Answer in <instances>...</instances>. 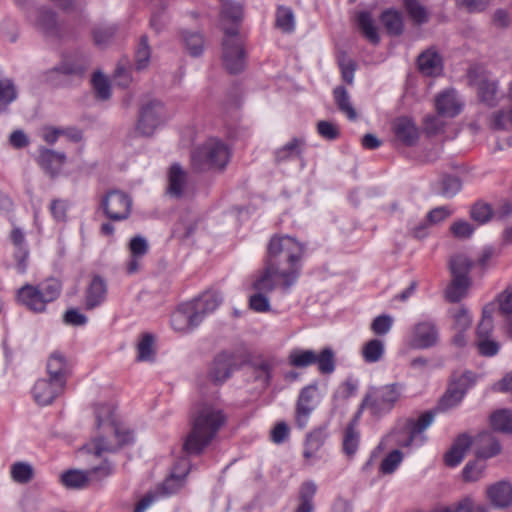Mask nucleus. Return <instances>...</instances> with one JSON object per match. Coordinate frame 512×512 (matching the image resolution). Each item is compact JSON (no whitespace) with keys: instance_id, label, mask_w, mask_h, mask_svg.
Instances as JSON below:
<instances>
[{"instance_id":"obj_1","label":"nucleus","mask_w":512,"mask_h":512,"mask_svg":"<svg viewBox=\"0 0 512 512\" xmlns=\"http://www.w3.org/2000/svg\"><path fill=\"white\" fill-rule=\"evenodd\" d=\"M304 251L301 243L287 235H275L269 241L265 263L279 272L284 292H288L300 276Z\"/></svg>"},{"instance_id":"obj_2","label":"nucleus","mask_w":512,"mask_h":512,"mask_svg":"<svg viewBox=\"0 0 512 512\" xmlns=\"http://www.w3.org/2000/svg\"><path fill=\"white\" fill-rule=\"evenodd\" d=\"M226 419L223 410L218 406L210 403L200 404L193 415L191 430L183 443L185 454L200 455L216 437Z\"/></svg>"},{"instance_id":"obj_3","label":"nucleus","mask_w":512,"mask_h":512,"mask_svg":"<svg viewBox=\"0 0 512 512\" xmlns=\"http://www.w3.org/2000/svg\"><path fill=\"white\" fill-rule=\"evenodd\" d=\"M222 300L219 292L208 290L190 302L179 305L171 316L172 328L178 332L193 330L220 306Z\"/></svg>"},{"instance_id":"obj_4","label":"nucleus","mask_w":512,"mask_h":512,"mask_svg":"<svg viewBox=\"0 0 512 512\" xmlns=\"http://www.w3.org/2000/svg\"><path fill=\"white\" fill-rule=\"evenodd\" d=\"M230 159L229 147L216 138L208 139L197 147L191 155L192 167L195 171L202 172L212 169L222 170Z\"/></svg>"},{"instance_id":"obj_5","label":"nucleus","mask_w":512,"mask_h":512,"mask_svg":"<svg viewBox=\"0 0 512 512\" xmlns=\"http://www.w3.org/2000/svg\"><path fill=\"white\" fill-rule=\"evenodd\" d=\"M62 290L61 282L48 278L38 286L25 285L18 291V300L33 312L45 311L46 304L56 300Z\"/></svg>"},{"instance_id":"obj_6","label":"nucleus","mask_w":512,"mask_h":512,"mask_svg":"<svg viewBox=\"0 0 512 512\" xmlns=\"http://www.w3.org/2000/svg\"><path fill=\"white\" fill-rule=\"evenodd\" d=\"M404 388L405 385L399 382L370 387L362 399V408H367L373 416L386 414L400 399Z\"/></svg>"},{"instance_id":"obj_7","label":"nucleus","mask_w":512,"mask_h":512,"mask_svg":"<svg viewBox=\"0 0 512 512\" xmlns=\"http://www.w3.org/2000/svg\"><path fill=\"white\" fill-rule=\"evenodd\" d=\"M449 266L453 280L446 290V297L450 302H458L466 295L470 286L468 273L473 262L465 255L459 254L451 257Z\"/></svg>"},{"instance_id":"obj_8","label":"nucleus","mask_w":512,"mask_h":512,"mask_svg":"<svg viewBox=\"0 0 512 512\" xmlns=\"http://www.w3.org/2000/svg\"><path fill=\"white\" fill-rule=\"evenodd\" d=\"M222 61L225 69L231 74L240 73L245 67V51L236 28L225 29V37L222 42Z\"/></svg>"},{"instance_id":"obj_9","label":"nucleus","mask_w":512,"mask_h":512,"mask_svg":"<svg viewBox=\"0 0 512 512\" xmlns=\"http://www.w3.org/2000/svg\"><path fill=\"white\" fill-rule=\"evenodd\" d=\"M27 19L45 38L58 40L62 37V25L52 8L46 5L39 6Z\"/></svg>"},{"instance_id":"obj_10","label":"nucleus","mask_w":512,"mask_h":512,"mask_svg":"<svg viewBox=\"0 0 512 512\" xmlns=\"http://www.w3.org/2000/svg\"><path fill=\"white\" fill-rule=\"evenodd\" d=\"M435 418L433 411L422 413L417 419H408L403 428L404 436L397 439L402 447L421 446L426 441L425 430L432 424Z\"/></svg>"},{"instance_id":"obj_11","label":"nucleus","mask_w":512,"mask_h":512,"mask_svg":"<svg viewBox=\"0 0 512 512\" xmlns=\"http://www.w3.org/2000/svg\"><path fill=\"white\" fill-rule=\"evenodd\" d=\"M106 217L114 222L126 220L131 212V197L120 190H111L101 200Z\"/></svg>"},{"instance_id":"obj_12","label":"nucleus","mask_w":512,"mask_h":512,"mask_svg":"<svg viewBox=\"0 0 512 512\" xmlns=\"http://www.w3.org/2000/svg\"><path fill=\"white\" fill-rule=\"evenodd\" d=\"M164 121V106L158 100H151L144 104L136 124V132L142 136H151Z\"/></svg>"},{"instance_id":"obj_13","label":"nucleus","mask_w":512,"mask_h":512,"mask_svg":"<svg viewBox=\"0 0 512 512\" xmlns=\"http://www.w3.org/2000/svg\"><path fill=\"white\" fill-rule=\"evenodd\" d=\"M468 76L470 83L477 89L480 102L489 107L496 106L500 99L497 80L486 73H477L474 70H470Z\"/></svg>"},{"instance_id":"obj_14","label":"nucleus","mask_w":512,"mask_h":512,"mask_svg":"<svg viewBox=\"0 0 512 512\" xmlns=\"http://www.w3.org/2000/svg\"><path fill=\"white\" fill-rule=\"evenodd\" d=\"M111 473L112 467L107 463L86 472L72 469L61 475V483L68 489H83L88 486L93 475L100 474L101 477H107Z\"/></svg>"},{"instance_id":"obj_15","label":"nucleus","mask_w":512,"mask_h":512,"mask_svg":"<svg viewBox=\"0 0 512 512\" xmlns=\"http://www.w3.org/2000/svg\"><path fill=\"white\" fill-rule=\"evenodd\" d=\"M483 437H487L488 440L490 441L489 448H483L480 451H478L477 456L480 459L469 461L465 465L462 474L464 480L466 481L478 480L486 467L484 460L497 455L501 450L499 442L493 439L490 434L486 433L483 435Z\"/></svg>"},{"instance_id":"obj_16","label":"nucleus","mask_w":512,"mask_h":512,"mask_svg":"<svg viewBox=\"0 0 512 512\" xmlns=\"http://www.w3.org/2000/svg\"><path fill=\"white\" fill-rule=\"evenodd\" d=\"M65 387V384L49 377L39 379L32 389L33 398L38 405H49L64 392Z\"/></svg>"},{"instance_id":"obj_17","label":"nucleus","mask_w":512,"mask_h":512,"mask_svg":"<svg viewBox=\"0 0 512 512\" xmlns=\"http://www.w3.org/2000/svg\"><path fill=\"white\" fill-rule=\"evenodd\" d=\"M439 331L433 321L417 323L412 330L411 345L418 349H428L437 345Z\"/></svg>"},{"instance_id":"obj_18","label":"nucleus","mask_w":512,"mask_h":512,"mask_svg":"<svg viewBox=\"0 0 512 512\" xmlns=\"http://www.w3.org/2000/svg\"><path fill=\"white\" fill-rule=\"evenodd\" d=\"M316 390V385H308L299 394L296 403L295 422L300 429L307 426L310 415L316 407L314 400Z\"/></svg>"},{"instance_id":"obj_19","label":"nucleus","mask_w":512,"mask_h":512,"mask_svg":"<svg viewBox=\"0 0 512 512\" xmlns=\"http://www.w3.org/2000/svg\"><path fill=\"white\" fill-rule=\"evenodd\" d=\"M114 434L118 442L117 446L110 445L104 438L98 437L93 441L91 447L84 446L83 449L99 457L103 452H115L118 448L129 444L133 440L132 432L124 427L115 426Z\"/></svg>"},{"instance_id":"obj_20","label":"nucleus","mask_w":512,"mask_h":512,"mask_svg":"<svg viewBox=\"0 0 512 512\" xmlns=\"http://www.w3.org/2000/svg\"><path fill=\"white\" fill-rule=\"evenodd\" d=\"M235 367L234 356L228 352L219 353L208 372L209 379L219 385L224 383L232 374Z\"/></svg>"},{"instance_id":"obj_21","label":"nucleus","mask_w":512,"mask_h":512,"mask_svg":"<svg viewBox=\"0 0 512 512\" xmlns=\"http://www.w3.org/2000/svg\"><path fill=\"white\" fill-rule=\"evenodd\" d=\"M46 370L49 378L66 385L71 366L64 354L54 351L47 359Z\"/></svg>"},{"instance_id":"obj_22","label":"nucleus","mask_w":512,"mask_h":512,"mask_svg":"<svg viewBox=\"0 0 512 512\" xmlns=\"http://www.w3.org/2000/svg\"><path fill=\"white\" fill-rule=\"evenodd\" d=\"M87 69L86 63H77L72 61H63L56 67L46 72V81L51 85L58 86L63 83L62 76L78 75L81 76Z\"/></svg>"},{"instance_id":"obj_23","label":"nucleus","mask_w":512,"mask_h":512,"mask_svg":"<svg viewBox=\"0 0 512 512\" xmlns=\"http://www.w3.org/2000/svg\"><path fill=\"white\" fill-rule=\"evenodd\" d=\"M107 291L106 281L99 275L94 276L85 291V309L99 307L106 300Z\"/></svg>"},{"instance_id":"obj_24","label":"nucleus","mask_w":512,"mask_h":512,"mask_svg":"<svg viewBox=\"0 0 512 512\" xmlns=\"http://www.w3.org/2000/svg\"><path fill=\"white\" fill-rule=\"evenodd\" d=\"M396 138L406 146H413L419 138L418 128L414 121L406 116L397 118L393 124Z\"/></svg>"},{"instance_id":"obj_25","label":"nucleus","mask_w":512,"mask_h":512,"mask_svg":"<svg viewBox=\"0 0 512 512\" xmlns=\"http://www.w3.org/2000/svg\"><path fill=\"white\" fill-rule=\"evenodd\" d=\"M435 106L439 115L450 118L457 116L462 110V105L453 90L440 93L436 98Z\"/></svg>"},{"instance_id":"obj_26","label":"nucleus","mask_w":512,"mask_h":512,"mask_svg":"<svg viewBox=\"0 0 512 512\" xmlns=\"http://www.w3.org/2000/svg\"><path fill=\"white\" fill-rule=\"evenodd\" d=\"M417 63L420 72L426 76H438L443 69L441 56L432 48L421 53Z\"/></svg>"},{"instance_id":"obj_27","label":"nucleus","mask_w":512,"mask_h":512,"mask_svg":"<svg viewBox=\"0 0 512 512\" xmlns=\"http://www.w3.org/2000/svg\"><path fill=\"white\" fill-rule=\"evenodd\" d=\"M491 504L497 508H507L512 505V486L506 481H500L487 490Z\"/></svg>"},{"instance_id":"obj_28","label":"nucleus","mask_w":512,"mask_h":512,"mask_svg":"<svg viewBox=\"0 0 512 512\" xmlns=\"http://www.w3.org/2000/svg\"><path fill=\"white\" fill-rule=\"evenodd\" d=\"M66 155L63 152L54 151L41 147L39 149L38 162L40 166L50 175L59 173L62 165L65 163Z\"/></svg>"},{"instance_id":"obj_29","label":"nucleus","mask_w":512,"mask_h":512,"mask_svg":"<svg viewBox=\"0 0 512 512\" xmlns=\"http://www.w3.org/2000/svg\"><path fill=\"white\" fill-rule=\"evenodd\" d=\"M471 443V438L467 434L459 435L444 455L445 464L449 467H455L460 464Z\"/></svg>"},{"instance_id":"obj_30","label":"nucleus","mask_w":512,"mask_h":512,"mask_svg":"<svg viewBox=\"0 0 512 512\" xmlns=\"http://www.w3.org/2000/svg\"><path fill=\"white\" fill-rule=\"evenodd\" d=\"M184 462L183 470H178V465L174 468L171 475L159 486L157 492L160 496H169L177 493L184 484V479L189 472V468L186 467V462Z\"/></svg>"},{"instance_id":"obj_31","label":"nucleus","mask_w":512,"mask_h":512,"mask_svg":"<svg viewBox=\"0 0 512 512\" xmlns=\"http://www.w3.org/2000/svg\"><path fill=\"white\" fill-rule=\"evenodd\" d=\"M168 189L167 192L170 196L180 198L187 182V173L182 169L180 164L174 163L171 165L168 173Z\"/></svg>"},{"instance_id":"obj_32","label":"nucleus","mask_w":512,"mask_h":512,"mask_svg":"<svg viewBox=\"0 0 512 512\" xmlns=\"http://www.w3.org/2000/svg\"><path fill=\"white\" fill-rule=\"evenodd\" d=\"M328 437L327 426L323 425L312 430L306 437L303 456L306 460L314 458Z\"/></svg>"},{"instance_id":"obj_33","label":"nucleus","mask_w":512,"mask_h":512,"mask_svg":"<svg viewBox=\"0 0 512 512\" xmlns=\"http://www.w3.org/2000/svg\"><path fill=\"white\" fill-rule=\"evenodd\" d=\"M357 26L362 35L373 45L380 42L377 27L374 24L373 17L368 11H360L356 15Z\"/></svg>"},{"instance_id":"obj_34","label":"nucleus","mask_w":512,"mask_h":512,"mask_svg":"<svg viewBox=\"0 0 512 512\" xmlns=\"http://www.w3.org/2000/svg\"><path fill=\"white\" fill-rule=\"evenodd\" d=\"M276 279H279L277 269L265 263L264 269L253 282V288L258 292L270 293L276 287Z\"/></svg>"},{"instance_id":"obj_35","label":"nucleus","mask_w":512,"mask_h":512,"mask_svg":"<svg viewBox=\"0 0 512 512\" xmlns=\"http://www.w3.org/2000/svg\"><path fill=\"white\" fill-rule=\"evenodd\" d=\"M304 144L303 139L293 138L291 141L275 151L274 156L276 162H287L299 157L303 151Z\"/></svg>"},{"instance_id":"obj_36","label":"nucleus","mask_w":512,"mask_h":512,"mask_svg":"<svg viewBox=\"0 0 512 512\" xmlns=\"http://www.w3.org/2000/svg\"><path fill=\"white\" fill-rule=\"evenodd\" d=\"M380 20L389 35L399 36L403 33V18L398 11L391 9L385 10L382 12Z\"/></svg>"},{"instance_id":"obj_37","label":"nucleus","mask_w":512,"mask_h":512,"mask_svg":"<svg viewBox=\"0 0 512 512\" xmlns=\"http://www.w3.org/2000/svg\"><path fill=\"white\" fill-rule=\"evenodd\" d=\"M361 354L366 363L379 362L385 354L384 341L378 338L370 339L363 345Z\"/></svg>"},{"instance_id":"obj_38","label":"nucleus","mask_w":512,"mask_h":512,"mask_svg":"<svg viewBox=\"0 0 512 512\" xmlns=\"http://www.w3.org/2000/svg\"><path fill=\"white\" fill-rule=\"evenodd\" d=\"M333 96L339 111L344 113L349 120H355L357 113L351 103L347 89L344 86H337L333 90Z\"/></svg>"},{"instance_id":"obj_39","label":"nucleus","mask_w":512,"mask_h":512,"mask_svg":"<svg viewBox=\"0 0 512 512\" xmlns=\"http://www.w3.org/2000/svg\"><path fill=\"white\" fill-rule=\"evenodd\" d=\"M316 491L317 485L313 481H305L300 487V503L295 512H313V498Z\"/></svg>"},{"instance_id":"obj_40","label":"nucleus","mask_w":512,"mask_h":512,"mask_svg":"<svg viewBox=\"0 0 512 512\" xmlns=\"http://www.w3.org/2000/svg\"><path fill=\"white\" fill-rule=\"evenodd\" d=\"M490 423L494 431L512 434V411L508 409L495 411L490 417Z\"/></svg>"},{"instance_id":"obj_41","label":"nucleus","mask_w":512,"mask_h":512,"mask_svg":"<svg viewBox=\"0 0 512 512\" xmlns=\"http://www.w3.org/2000/svg\"><path fill=\"white\" fill-rule=\"evenodd\" d=\"M18 97L17 88L10 78L0 79V113L6 112L8 106Z\"/></svg>"},{"instance_id":"obj_42","label":"nucleus","mask_w":512,"mask_h":512,"mask_svg":"<svg viewBox=\"0 0 512 512\" xmlns=\"http://www.w3.org/2000/svg\"><path fill=\"white\" fill-rule=\"evenodd\" d=\"M315 364H317L318 371L321 374H332L336 367L334 351L330 347H326L322 349L320 353L315 352Z\"/></svg>"},{"instance_id":"obj_43","label":"nucleus","mask_w":512,"mask_h":512,"mask_svg":"<svg viewBox=\"0 0 512 512\" xmlns=\"http://www.w3.org/2000/svg\"><path fill=\"white\" fill-rule=\"evenodd\" d=\"M360 444V432L352 426H347L344 430L342 440V450L346 456L352 458Z\"/></svg>"},{"instance_id":"obj_44","label":"nucleus","mask_w":512,"mask_h":512,"mask_svg":"<svg viewBox=\"0 0 512 512\" xmlns=\"http://www.w3.org/2000/svg\"><path fill=\"white\" fill-rule=\"evenodd\" d=\"M183 43L192 57H198L204 50V39L199 32L183 31Z\"/></svg>"},{"instance_id":"obj_45","label":"nucleus","mask_w":512,"mask_h":512,"mask_svg":"<svg viewBox=\"0 0 512 512\" xmlns=\"http://www.w3.org/2000/svg\"><path fill=\"white\" fill-rule=\"evenodd\" d=\"M150 58L151 47L148 43V37L142 35L135 50V68L138 71L146 69L150 63Z\"/></svg>"},{"instance_id":"obj_46","label":"nucleus","mask_w":512,"mask_h":512,"mask_svg":"<svg viewBox=\"0 0 512 512\" xmlns=\"http://www.w3.org/2000/svg\"><path fill=\"white\" fill-rule=\"evenodd\" d=\"M154 337L150 333H144L141 335L139 342L137 343V361H152L155 356L154 351Z\"/></svg>"},{"instance_id":"obj_47","label":"nucleus","mask_w":512,"mask_h":512,"mask_svg":"<svg viewBox=\"0 0 512 512\" xmlns=\"http://www.w3.org/2000/svg\"><path fill=\"white\" fill-rule=\"evenodd\" d=\"M276 27L284 33H291L295 29L294 13L291 8L279 6L276 10Z\"/></svg>"},{"instance_id":"obj_48","label":"nucleus","mask_w":512,"mask_h":512,"mask_svg":"<svg viewBox=\"0 0 512 512\" xmlns=\"http://www.w3.org/2000/svg\"><path fill=\"white\" fill-rule=\"evenodd\" d=\"M404 7L415 24L422 25L428 22V12L418 0H404Z\"/></svg>"},{"instance_id":"obj_49","label":"nucleus","mask_w":512,"mask_h":512,"mask_svg":"<svg viewBox=\"0 0 512 512\" xmlns=\"http://www.w3.org/2000/svg\"><path fill=\"white\" fill-rule=\"evenodd\" d=\"M289 364L296 368H305L315 364V351L294 349L290 352Z\"/></svg>"},{"instance_id":"obj_50","label":"nucleus","mask_w":512,"mask_h":512,"mask_svg":"<svg viewBox=\"0 0 512 512\" xmlns=\"http://www.w3.org/2000/svg\"><path fill=\"white\" fill-rule=\"evenodd\" d=\"M470 217L478 224H485L493 220V208L484 201H477L470 208Z\"/></svg>"},{"instance_id":"obj_51","label":"nucleus","mask_w":512,"mask_h":512,"mask_svg":"<svg viewBox=\"0 0 512 512\" xmlns=\"http://www.w3.org/2000/svg\"><path fill=\"white\" fill-rule=\"evenodd\" d=\"M434 512H487V509L475 504L470 497H466L455 505L439 507Z\"/></svg>"},{"instance_id":"obj_52","label":"nucleus","mask_w":512,"mask_h":512,"mask_svg":"<svg viewBox=\"0 0 512 512\" xmlns=\"http://www.w3.org/2000/svg\"><path fill=\"white\" fill-rule=\"evenodd\" d=\"M11 478L19 484H26L33 479V467L26 462H16L11 466Z\"/></svg>"},{"instance_id":"obj_53","label":"nucleus","mask_w":512,"mask_h":512,"mask_svg":"<svg viewBox=\"0 0 512 512\" xmlns=\"http://www.w3.org/2000/svg\"><path fill=\"white\" fill-rule=\"evenodd\" d=\"M92 85L97 99L105 101L111 96V86L108 79L101 73L95 72L92 77Z\"/></svg>"},{"instance_id":"obj_54","label":"nucleus","mask_w":512,"mask_h":512,"mask_svg":"<svg viewBox=\"0 0 512 512\" xmlns=\"http://www.w3.org/2000/svg\"><path fill=\"white\" fill-rule=\"evenodd\" d=\"M493 307L485 306L482 311V318L477 326L476 338L491 337L494 324L492 318Z\"/></svg>"},{"instance_id":"obj_55","label":"nucleus","mask_w":512,"mask_h":512,"mask_svg":"<svg viewBox=\"0 0 512 512\" xmlns=\"http://www.w3.org/2000/svg\"><path fill=\"white\" fill-rule=\"evenodd\" d=\"M465 391L460 388H450L439 402V409L445 411L456 407L463 399Z\"/></svg>"},{"instance_id":"obj_56","label":"nucleus","mask_w":512,"mask_h":512,"mask_svg":"<svg viewBox=\"0 0 512 512\" xmlns=\"http://www.w3.org/2000/svg\"><path fill=\"white\" fill-rule=\"evenodd\" d=\"M475 345L478 353L483 357H493L500 350V344L492 337L476 338Z\"/></svg>"},{"instance_id":"obj_57","label":"nucleus","mask_w":512,"mask_h":512,"mask_svg":"<svg viewBox=\"0 0 512 512\" xmlns=\"http://www.w3.org/2000/svg\"><path fill=\"white\" fill-rule=\"evenodd\" d=\"M118 31L116 24L98 26L93 31L94 41L98 46H104L115 36Z\"/></svg>"},{"instance_id":"obj_58","label":"nucleus","mask_w":512,"mask_h":512,"mask_svg":"<svg viewBox=\"0 0 512 512\" xmlns=\"http://www.w3.org/2000/svg\"><path fill=\"white\" fill-rule=\"evenodd\" d=\"M490 127L494 130H508L512 128V110H500L492 114Z\"/></svg>"},{"instance_id":"obj_59","label":"nucleus","mask_w":512,"mask_h":512,"mask_svg":"<svg viewBox=\"0 0 512 512\" xmlns=\"http://www.w3.org/2000/svg\"><path fill=\"white\" fill-rule=\"evenodd\" d=\"M403 454L400 450L391 451L381 462L380 472L383 474H392L402 462Z\"/></svg>"},{"instance_id":"obj_60","label":"nucleus","mask_w":512,"mask_h":512,"mask_svg":"<svg viewBox=\"0 0 512 512\" xmlns=\"http://www.w3.org/2000/svg\"><path fill=\"white\" fill-rule=\"evenodd\" d=\"M454 320L453 329L455 331H466L470 328L472 318L466 308L460 307L452 312Z\"/></svg>"},{"instance_id":"obj_61","label":"nucleus","mask_w":512,"mask_h":512,"mask_svg":"<svg viewBox=\"0 0 512 512\" xmlns=\"http://www.w3.org/2000/svg\"><path fill=\"white\" fill-rule=\"evenodd\" d=\"M461 189V181L456 176H444L441 180L440 193L446 198L454 197Z\"/></svg>"},{"instance_id":"obj_62","label":"nucleus","mask_w":512,"mask_h":512,"mask_svg":"<svg viewBox=\"0 0 512 512\" xmlns=\"http://www.w3.org/2000/svg\"><path fill=\"white\" fill-rule=\"evenodd\" d=\"M393 318L390 315H379L371 323V330L375 335H386L392 328Z\"/></svg>"},{"instance_id":"obj_63","label":"nucleus","mask_w":512,"mask_h":512,"mask_svg":"<svg viewBox=\"0 0 512 512\" xmlns=\"http://www.w3.org/2000/svg\"><path fill=\"white\" fill-rule=\"evenodd\" d=\"M456 5L468 13H482L492 3V0H455Z\"/></svg>"},{"instance_id":"obj_64","label":"nucleus","mask_w":512,"mask_h":512,"mask_svg":"<svg viewBox=\"0 0 512 512\" xmlns=\"http://www.w3.org/2000/svg\"><path fill=\"white\" fill-rule=\"evenodd\" d=\"M267 293L256 292L249 298V306L252 310L259 313L270 311L269 299L266 296Z\"/></svg>"}]
</instances>
